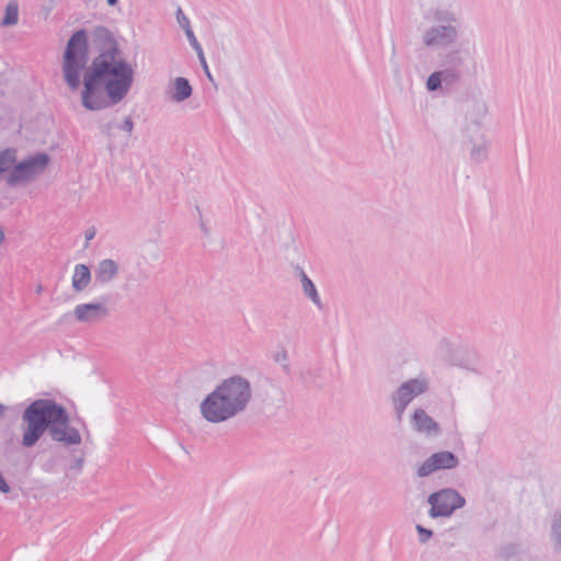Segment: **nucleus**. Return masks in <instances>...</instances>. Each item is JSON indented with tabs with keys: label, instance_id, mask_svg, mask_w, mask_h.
Segmentation results:
<instances>
[{
	"label": "nucleus",
	"instance_id": "5701e85b",
	"mask_svg": "<svg viewBox=\"0 0 561 561\" xmlns=\"http://www.w3.org/2000/svg\"><path fill=\"white\" fill-rule=\"evenodd\" d=\"M175 16L179 25L184 30L187 39H190V35H195L191 27L188 18L184 14L181 8H178Z\"/></svg>",
	"mask_w": 561,
	"mask_h": 561
},
{
	"label": "nucleus",
	"instance_id": "f8f14e48",
	"mask_svg": "<svg viewBox=\"0 0 561 561\" xmlns=\"http://www.w3.org/2000/svg\"><path fill=\"white\" fill-rule=\"evenodd\" d=\"M73 314L80 322H95L108 316L103 302L80 304L75 307Z\"/></svg>",
	"mask_w": 561,
	"mask_h": 561
},
{
	"label": "nucleus",
	"instance_id": "bb28decb",
	"mask_svg": "<svg viewBox=\"0 0 561 561\" xmlns=\"http://www.w3.org/2000/svg\"><path fill=\"white\" fill-rule=\"evenodd\" d=\"M119 129L127 131L128 134H131L134 128V122L130 116H127L124 122L118 126Z\"/></svg>",
	"mask_w": 561,
	"mask_h": 561
},
{
	"label": "nucleus",
	"instance_id": "1a4fd4ad",
	"mask_svg": "<svg viewBox=\"0 0 561 561\" xmlns=\"http://www.w3.org/2000/svg\"><path fill=\"white\" fill-rule=\"evenodd\" d=\"M459 465V458L451 451H438L430 456L416 470L419 478H425L437 470L455 469Z\"/></svg>",
	"mask_w": 561,
	"mask_h": 561
},
{
	"label": "nucleus",
	"instance_id": "cd10ccee",
	"mask_svg": "<svg viewBox=\"0 0 561 561\" xmlns=\"http://www.w3.org/2000/svg\"><path fill=\"white\" fill-rule=\"evenodd\" d=\"M96 229L94 227H90L85 230L84 237H85V244L84 248H88L89 242L95 237Z\"/></svg>",
	"mask_w": 561,
	"mask_h": 561
},
{
	"label": "nucleus",
	"instance_id": "20e7f679",
	"mask_svg": "<svg viewBox=\"0 0 561 561\" xmlns=\"http://www.w3.org/2000/svg\"><path fill=\"white\" fill-rule=\"evenodd\" d=\"M435 25L423 34V44L428 48H444L454 45L459 37L461 22L457 15L446 9L433 13Z\"/></svg>",
	"mask_w": 561,
	"mask_h": 561
},
{
	"label": "nucleus",
	"instance_id": "7ed1b4c3",
	"mask_svg": "<svg viewBox=\"0 0 561 561\" xmlns=\"http://www.w3.org/2000/svg\"><path fill=\"white\" fill-rule=\"evenodd\" d=\"M251 382L242 375L222 379L199 404V413L208 423L227 422L243 413L252 400Z\"/></svg>",
	"mask_w": 561,
	"mask_h": 561
},
{
	"label": "nucleus",
	"instance_id": "b1692460",
	"mask_svg": "<svg viewBox=\"0 0 561 561\" xmlns=\"http://www.w3.org/2000/svg\"><path fill=\"white\" fill-rule=\"evenodd\" d=\"M273 359L282 365V368L285 374L290 373V365L288 359V353L286 350H282L273 355Z\"/></svg>",
	"mask_w": 561,
	"mask_h": 561
},
{
	"label": "nucleus",
	"instance_id": "6ab92c4d",
	"mask_svg": "<svg viewBox=\"0 0 561 561\" xmlns=\"http://www.w3.org/2000/svg\"><path fill=\"white\" fill-rule=\"evenodd\" d=\"M550 540L553 548L561 553V510L557 511L550 524Z\"/></svg>",
	"mask_w": 561,
	"mask_h": 561
},
{
	"label": "nucleus",
	"instance_id": "c756f323",
	"mask_svg": "<svg viewBox=\"0 0 561 561\" xmlns=\"http://www.w3.org/2000/svg\"><path fill=\"white\" fill-rule=\"evenodd\" d=\"M107 4L114 7L118 3V0H106Z\"/></svg>",
	"mask_w": 561,
	"mask_h": 561
},
{
	"label": "nucleus",
	"instance_id": "f257e3e1",
	"mask_svg": "<svg viewBox=\"0 0 561 561\" xmlns=\"http://www.w3.org/2000/svg\"><path fill=\"white\" fill-rule=\"evenodd\" d=\"M91 45L96 56L88 64V32L84 28L73 32L62 54L61 71L72 92L82 84V106L88 111H100L125 99L133 85L134 70L122 57L118 43L106 26L93 27Z\"/></svg>",
	"mask_w": 561,
	"mask_h": 561
},
{
	"label": "nucleus",
	"instance_id": "ddd939ff",
	"mask_svg": "<svg viewBox=\"0 0 561 561\" xmlns=\"http://www.w3.org/2000/svg\"><path fill=\"white\" fill-rule=\"evenodd\" d=\"M118 270V264L112 259L100 261L95 270V284L105 285L111 283L117 276Z\"/></svg>",
	"mask_w": 561,
	"mask_h": 561
},
{
	"label": "nucleus",
	"instance_id": "4468645a",
	"mask_svg": "<svg viewBox=\"0 0 561 561\" xmlns=\"http://www.w3.org/2000/svg\"><path fill=\"white\" fill-rule=\"evenodd\" d=\"M295 271L297 273V276L299 277L301 282L302 293L304 295L309 298L319 310L323 309V304L321 301L320 295L317 290V287L314 283L311 280V278L306 274L302 267L299 265L295 266Z\"/></svg>",
	"mask_w": 561,
	"mask_h": 561
},
{
	"label": "nucleus",
	"instance_id": "f3484780",
	"mask_svg": "<svg viewBox=\"0 0 561 561\" xmlns=\"http://www.w3.org/2000/svg\"><path fill=\"white\" fill-rule=\"evenodd\" d=\"M193 88L186 78L178 77L173 81L171 99L175 102H183L191 98Z\"/></svg>",
	"mask_w": 561,
	"mask_h": 561
},
{
	"label": "nucleus",
	"instance_id": "9d476101",
	"mask_svg": "<svg viewBox=\"0 0 561 561\" xmlns=\"http://www.w3.org/2000/svg\"><path fill=\"white\" fill-rule=\"evenodd\" d=\"M461 78L462 70H457L455 68H442L428 76L425 87L428 92H436L438 90L449 92L460 82Z\"/></svg>",
	"mask_w": 561,
	"mask_h": 561
},
{
	"label": "nucleus",
	"instance_id": "6e6552de",
	"mask_svg": "<svg viewBox=\"0 0 561 561\" xmlns=\"http://www.w3.org/2000/svg\"><path fill=\"white\" fill-rule=\"evenodd\" d=\"M485 113L486 107L483 103H473L472 113H467V123L462 130L461 140V146L463 148H469V145L486 139L482 124V118Z\"/></svg>",
	"mask_w": 561,
	"mask_h": 561
},
{
	"label": "nucleus",
	"instance_id": "2f4dec72",
	"mask_svg": "<svg viewBox=\"0 0 561 561\" xmlns=\"http://www.w3.org/2000/svg\"><path fill=\"white\" fill-rule=\"evenodd\" d=\"M4 241V232L2 228L0 227V244Z\"/></svg>",
	"mask_w": 561,
	"mask_h": 561
},
{
	"label": "nucleus",
	"instance_id": "7c9ffc66",
	"mask_svg": "<svg viewBox=\"0 0 561 561\" xmlns=\"http://www.w3.org/2000/svg\"><path fill=\"white\" fill-rule=\"evenodd\" d=\"M5 412V405L0 403V417L4 414Z\"/></svg>",
	"mask_w": 561,
	"mask_h": 561
},
{
	"label": "nucleus",
	"instance_id": "9b49d317",
	"mask_svg": "<svg viewBox=\"0 0 561 561\" xmlns=\"http://www.w3.org/2000/svg\"><path fill=\"white\" fill-rule=\"evenodd\" d=\"M410 424L416 433L424 434L427 437H437L442 433L440 425L422 408L414 410Z\"/></svg>",
	"mask_w": 561,
	"mask_h": 561
},
{
	"label": "nucleus",
	"instance_id": "a878e982",
	"mask_svg": "<svg viewBox=\"0 0 561 561\" xmlns=\"http://www.w3.org/2000/svg\"><path fill=\"white\" fill-rule=\"evenodd\" d=\"M83 463H84V457L83 456L77 457L72 460L71 465L68 467V470L79 472V471H81Z\"/></svg>",
	"mask_w": 561,
	"mask_h": 561
},
{
	"label": "nucleus",
	"instance_id": "423d86ee",
	"mask_svg": "<svg viewBox=\"0 0 561 561\" xmlns=\"http://www.w3.org/2000/svg\"><path fill=\"white\" fill-rule=\"evenodd\" d=\"M427 503L431 505L430 517H450L456 510L465 506L466 500L457 490L445 488L430 494Z\"/></svg>",
	"mask_w": 561,
	"mask_h": 561
},
{
	"label": "nucleus",
	"instance_id": "a211bd4d",
	"mask_svg": "<svg viewBox=\"0 0 561 561\" xmlns=\"http://www.w3.org/2000/svg\"><path fill=\"white\" fill-rule=\"evenodd\" d=\"M470 151V160L473 163H482L488 159L489 153V140L483 139L480 141H477L476 144L469 145V148H467Z\"/></svg>",
	"mask_w": 561,
	"mask_h": 561
},
{
	"label": "nucleus",
	"instance_id": "412c9836",
	"mask_svg": "<svg viewBox=\"0 0 561 561\" xmlns=\"http://www.w3.org/2000/svg\"><path fill=\"white\" fill-rule=\"evenodd\" d=\"M19 20V5L16 1H10L4 11V16L1 20L2 26H12L18 23Z\"/></svg>",
	"mask_w": 561,
	"mask_h": 561
},
{
	"label": "nucleus",
	"instance_id": "2eb2a0df",
	"mask_svg": "<svg viewBox=\"0 0 561 561\" xmlns=\"http://www.w3.org/2000/svg\"><path fill=\"white\" fill-rule=\"evenodd\" d=\"M91 282V271L85 264H77L72 275V288L77 293L83 291Z\"/></svg>",
	"mask_w": 561,
	"mask_h": 561
},
{
	"label": "nucleus",
	"instance_id": "473e14b6",
	"mask_svg": "<svg viewBox=\"0 0 561 561\" xmlns=\"http://www.w3.org/2000/svg\"><path fill=\"white\" fill-rule=\"evenodd\" d=\"M13 442V434L9 435V438L7 439V444H11Z\"/></svg>",
	"mask_w": 561,
	"mask_h": 561
},
{
	"label": "nucleus",
	"instance_id": "393cba45",
	"mask_svg": "<svg viewBox=\"0 0 561 561\" xmlns=\"http://www.w3.org/2000/svg\"><path fill=\"white\" fill-rule=\"evenodd\" d=\"M415 529L419 534V540L421 543H426L434 535L432 529H428V528L422 526L421 524H417L415 526Z\"/></svg>",
	"mask_w": 561,
	"mask_h": 561
},
{
	"label": "nucleus",
	"instance_id": "c85d7f7f",
	"mask_svg": "<svg viewBox=\"0 0 561 561\" xmlns=\"http://www.w3.org/2000/svg\"><path fill=\"white\" fill-rule=\"evenodd\" d=\"M101 129H102V133H103V134L110 135V131H111V129H112V124H111V123L105 124V125H103V126L101 127Z\"/></svg>",
	"mask_w": 561,
	"mask_h": 561
},
{
	"label": "nucleus",
	"instance_id": "dca6fc26",
	"mask_svg": "<svg viewBox=\"0 0 561 561\" xmlns=\"http://www.w3.org/2000/svg\"><path fill=\"white\" fill-rule=\"evenodd\" d=\"M523 552L524 549L522 542H506L496 549L495 557L501 561H512L518 559Z\"/></svg>",
	"mask_w": 561,
	"mask_h": 561
},
{
	"label": "nucleus",
	"instance_id": "aec40b11",
	"mask_svg": "<svg viewBox=\"0 0 561 561\" xmlns=\"http://www.w3.org/2000/svg\"><path fill=\"white\" fill-rule=\"evenodd\" d=\"M440 66L442 68H455L457 70H462L463 58L461 57L460 51L456 49L445 54Z\"/></svg>",
	"mask_w": 561,
	"mask_h": 561
},
{
	"label": "nucleus",
	"instance_id": "f03ea898",
	"mask_svg": "<svg viewBox=\"0 0 561 561\" xmlns=\"http://www.w3.org/2000/svg\"><path fill=\"white\" fill-rule=\"evenodd\" d=\"M25 425L21 445L34 447L46 434L51 442L65 447L80 445V432L71 426L67 409L54 399H36L22 413Z\"/></svg>",
	"mask_w": 561,
	"mask_h": 561
},
{
	"label": "nucleus",
	"instance_id": "0eeeda50",
	"mask_svg": "<svg viewBox=\"0 0 561 561\" xmlns=\"http://www.w3.org/2000/svg\"><path fill=\"white\" fill-rule=\"evenodd\" d=\"M430 388L426 378H412L399 386L391 394V403L397 420H402L408 405L419 396L425 393Z\"/></svg>",
	"mask_w": 561,
	"mask_h": 561
},
{
	"label": "nucleus",
	"instance_id": "4be33fe9",
	"mask_svg": "<svg viewBox=\"0 0 561 561\" xmlns=\"http://www.w3.org/2000/svg\"><path fill=\"white\" fill-rule=\"evenodd\" d=\"M188 43L190 45L192 46V48L196 51L197 54V57L199 59V62L203 67V70L205 72V75L207 76V78L213 81V76L209 71V68H208V65H207V61H206V58L204 56V50L202 48V45L199 44V42L197 41L196 36L195 35H190V39H188Z\"/></svg>",
	"mask_w": 561,
	"mask_h": 561
},
{
	"label": "nucleus",
	"instance_id": "39448f33",
	"mask_svg": "<svg viewBox=\"0 0 561 561\" xmlns=\"http://www.w3.org/2000/svg\"><path fill=\"white\" fill-rule=\"evenodd\" d=\"M50 161L46 152H37L26 159L14 163L7 178L9 186H15L23 182L32 181L37 174L44 172Z\"/></svg>",
	"mask_w": 561,
	"mask_h": 561
}]
</instances>
